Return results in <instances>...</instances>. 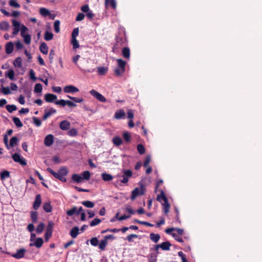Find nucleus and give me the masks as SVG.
<instances>
[{"mask_svg":"<svg viewBox=\"0 0 262 262\" xmlns=\"http://www.w3.org/2000/svg\"><path fill=\"white\" fill-rule=\"evenodd\" d=\"M33 121L34 124L37 127L41 126V121L38 118L34 117H33Z\"/></svg>","mask_w":262,"mask_h":262,"instance_id":"0e129e2a","label":"nucleus"},{"mask_svg":"<svg viewBox=\"0 0 262 262\" xmlns=\"http://www.w3.org/2000/svg\"><path fill=\"white\" fill-rule=\"evenodd\" d=\"M31 218L33 223H36L38 219L37 212L32 211L31 212Z\"/></svg>","mask_w":262,"mask_h":262,"instance_id":"c9c22d12","label":"nucleus"},{"mask_svg":"<svg viewBox=\"0 0 262 262\" xmlns=\"http://www.w3.org/2000/svg\"><path fill=\"white\" fill-rule=\"evenodd\" d=\"M22 37L24 38V41L26 44L29 45L31 41V37L29 34H26L23 35Z\"/></svg>","mask_w":262,"mask_h":262,"instance_id":"bf43d9fd","label":"nucleus"},{"mask_svg":"<svg viewBox=\"0 0 262 262\" xmlns=\"http://www.w3.org/2000/svg\"><path fill=\"white\" fill-rule=\"evenodd\" d=\"M2 91L0 90V93L4 95H9L11 93L10 89L8 86L4 87L2 85Z\"/></svg>","mask_w":262,"mask_h":262,"instance_id":"37998d69","label":"nucleus"},{"mask_svg":"<svg viewBox=\"0 0 262 262\" xmlns=\"http://www.w3.org/2000/svg\"><path fill=\"white\" fill-rule=\"evenodd\" d=\"M172 236L174 238L175 240L177 241L180 242V243H183V240L182 238L180 236L181 235L177 234L176 232H173L171 233Z\"/></svg>","mask_w":262,"mask_h":262,"instance_id":"5fc2aeb1","label":"nucleus"},{"mask_svg":"<svg viewBox=\"0 0 262 262\" xmlns=\"http://www.w3.org/2000/svg\"><path fill=\"white\" fill-rule=\"evenodd\" d=\"M43 209L45 212L49 213L52 211V207L50 202H47L43 204Z\"/></svg>","mask_w":262,"mask_h":262,"instance_id":"cd10ccee","label":"nucleus"},{"mask_svg":"<svg viewBox=\"0 0 262 262\" xmlns=\"http://www.w3.org/2000/svg\"><path fill=\"white\" fill-rule=\"evenodd\" d=\"M90 93L98 100L101 102H105L107 101L106 99L102 94L95 90H92L90 92Z\"/></svg>","mask_w":262,"mask_h":262,"instance_id":"0eeeda50","label":"nucleus"},{"mask_svg":"<svg viewBox=\"0 0 262 262\" xmlns=\"http://www.w3.org/2000/svg\"><path fill=\"white\" fill-rule=\"evenodd\" d=\"M123 174L120 176L119 174L117 176L118 177H120L121 179L120 181L123 184H126L128 182L129 178H131L133 176L132 171L129 169L123 170L122 171Z\"/></svg>","mask_w":262,"mask_h":262,"instance_id":"20e7f679","label":"nucleus"},{"mask_svg":"<svg viewBox=\"0 0 262 262\" xmlns=\"http://www.w3.org/2000/svg\"><path fill=\"white\" fill-rule=\"evenodd\" d=\"M67 214L69 216H72L74 214L78 215L79 214V211H77V207L76 206H74L71 209L68 210L67 211Z\"/></svg>","mask_w":262,"mask_h":262,"instance_id":"393cba45","label":"nucleus"},{"mask_svg":"<svg viewBox=\"0 0 262 262\" xmlns=\"http://www.w3.org/2000/svg\"><path fill=\"white\" fill-rule=\"evenodd\" d=\"M13 121L15 125L18 127H21L23 126L22 122H21L19 118L18 117H14L13 118Z\"/></svg>","mask_w":262,"mask_h":262,"instance_id":"e433bc0d","label":"nucleus"},{"mask_svg":"<svg viewBox=\"0 0 262 262\" xmlns=\"http://www.w3.org/2000/svg\"><path fill=\"white\" fill-rule=\"evenodd\" d=\"M90 243L93 246H97L99 245V241L96 237H92L90 239Z\"/></svg>","mask_w":262,"mask_h":262,"instance_id":"13d9d810","label":"nucleus"},{"mask_svg":"<svg viewBox=\"0 0 262 262\" xmlns=\"http://www.w3.org/2000/svg\"><path fill=\"white\" fill-rule=\"evenodd\" d=\"M54 223L52 221H49L48 224L46 232L45 233V241L47 242L52 236Z\"/></svg>","mask_w":262,"mask_h":262,"instance_id":"39448f33","label":"nucleus"},{"mask_svg":"<svg viewBox=\"0 0 262 262\" xmlns=\"http://www.w3.org/2000/svg\"><path fill=\"white\" fill-rule=\"evenodd\" d=\"M79 89L73 85H66L63 88V91L66 93H74L79 92Z\"/></svg>","mask_w":262,"mask_h":262,"instance_id":"1a4fd4ad","label":"nucleus"},{"mask_svg":"<svg viewBox=\"0 0 262 262\" xmlns=\"http://www.w3.org/2000/svg\"><path fill=\"white\" fill-rule=\"evenodd\" d=\"M149 238L153 242L157 243L160 239V235L158 233H151L149 234Z\"/></svg>","mask_w":262,"mask_h":262,"instance_id":"412c9836","label":"nucleus"},{"mask_svg":"<svg viewBox=\"0 0 262 262\" xmlns=\"http://www.w3.org/2000/svg\"><path fill=\"white\" fill-rule=\"evenodd\" d=\"M71 42L73 45V48L74 49H76L79 47V45L78 43V41L76 39V38H72Z\"/></svg>","mask_w":262,"mask_h":262,"instance_id":"680f3d73","label":"nucleus"},{"mask_svg":"<svg viewBox=\"0 0 262 262\" xmlns=\"http://www.w3.org/2000/svg\"><path fill=\"white\" fill-rule=\"evenodd\" d=\"M53 38V34L52 33L48 31L45 33L44 38L47 41L51 40Z\"/></svg>","mask_w":262,"mask_h":262,"instance_id":"473e14b6","label":"nucleus"},{"mask_svg":"<svg viewBox=\"0 0 262 262\" xmlns=\"http://www.w3.org/2000/svg\"><path fill=\"white\" fill-rule=\"evenodd\" d=\"M39 13L43 16H46L50 14V11L45 8H41L39 9Z\"/></svg>","mask_w":262,"mask_h":262,"instance_id":"603ef678","label":"nucleus"},{"mask_svg":"<svg viewBox=\"0 0 262 262\" xmlns=\"http://www.w3.org/2000/svg\"><path fill=\"white\" fill-rule=\"evenodd\" d=\"M60 22L59 20H56L54 23V29L56 33H58L60 32Z\"/></svg>","mask_w":262,"mask_h":262,"instance_id":"58836bf2","label":"nucleus"},{"mask_svg":"<svg viewBox=\"0 0 262 262\" xmlns=\"http://www.w3.org/2000/svg\"><path fill=\"white\" fill-rule=\"evenodd\" d=\"M47 170L49 173L52 174L55 178H56L57 179H58V178H59L60 174L58 171V172H56L54 171H53L51 168H47Z\"/></svg>","mask_w":262,"mask_h":262,"instance_id":"3c124183","label":"nucleus"},{"mask_svg":"<svg viewBox=\"0 0 262 262\" xmlns=\"http://www.w3.org/2000/svg\"><path fill=\"white\" fill-rule=\"evenodd\" d=\"M123 137L126 142L129 143L131 141V136L128 132H124Z\"/></svg>","mask_w":262,"mask_h":262,"instance_id":"6e6d98bb","label":"nucleus"},{"mask_svg":"<svg viewBox=\"0 0 262 262\" xmlns=\"http://www.w3.org/2000/svg\"><path fill=\"white\" fill-rule=\"evenodd\" d=\"M137 150H138V152L140 154V155H143L144 154H145V147L144 146L141 144H139L137 145Z\"/></svg>","mask_w":262,"mask_h":262,"instance_id":"09e8293b","label":"nucleus"},{"mask_svg":"<svg viewBox=\"0 0 262 262\" xmlns=\"http://www.w3.org/2000/svg\"><path fill=\"white\" fill-rule=\"evenodd\" d=\"M42 90V85L40 83H37L34 87V92L37 93H41Z\"/></svg>","mask_w":262,"mask_h":262,"instance_id":"4d7b16f0","label":"nucleus"},{"mask_svg":"<svg viewBox=\"0 0 262 262\" xmlns=\"http://www.w3.org/2000/svg\"><path fill=\"white\" fill-rule=\"evenodd\" d=\"M41 203V195L39 194H38L35 196V201L33 203V208L35 210H37L38 209V208L40 207Z\"/></svg>","mask_w":262,"mask_h":262,"instance_id":"f8f14e48","label":"nucleus"},{"mask_svg":"<svg viewBox=\"0 0 262 262\" xmlns=\"http://www.w3.org/2000/svg\"><path fill=\"white\" fill-rule=\"evenodd\" d=\"M22 59L20 57H17L13 61V64L15 67L20 68L22 66Z\"/></svg>","mask_w":262,"mask_h":262,"instance_id":"72a5a7b5","label":"nucleus"},{"mask_svg":"<svg viewBox=\"0 0 262 262\" xmlns=\"http://www.w3.org/2000/svg\"><path fill=\"white\" fill-rule=\"evenodd\" d=\"M56 111L53 108H50L49 111L45 110V114L42 116V120H45L52 114L56 113Z\"/></svg>","mask_w":262,"mask_h":262,"instance_id":"2eb2a0df","label":"nucleus"},{"mask_svg":"<svg viewBox=\"0 0 262 262\" xmlns=\"http://www.w3.org/2000/svg\"><path fill=\"white\" fill-rule=\"evenodd\" d=\"M138 235L135 234H132L130 235H128L126 238V240H127L128 242H133V238H138Z\"/></svg>","mask_w":262,"mask_h":262,"instance_id":"69168bd1","label":"nucleus"},{"mask_svg":"<svg viewBox=\"0 0 262 262\" xmlns=\"http://www.w3.org/2000/svg\"><path fill=\"white\" fill-rule=\"evenodd\" d=\"M125 116V113L123 110H119L116 111L115 113L114 117L116 119H121L124 118Z\"/></svg>","mask_w":262,"mask_h":262,"instance_id":"dca6fc26","label":"nucleus"},{"mask_svg":"<svg viewBox=\"0 0 262 262\" xmlns=\"http://www.w3.org/2000/svg\"><path fill=\"white\" fill-rule=\"evenodd\" d=\"M118 68L114 70L115 74L116 76H121L125 72V67L126 62L122 59H117Z\"/></svg>","mask_w":262,"mask_h":262,"instance_id":"f03ea898","label":"nucleus"},{"mask_svg":"<svg viewBox=\"0 0 262 262\" xmlns=\"http://www.w3.org/2000/svg\"><path fill=\"white\" fill-rule=\"evenodd\" d=\"M43 243V239L41 237H38L36 239V242L34 243H33V244L31 243L30 244V246H35L37 248H39L42 246Z\"/></svg>","mask_w":262,"mask_h":262,"instance_id":"aec40b11","label":"nucleus"},{"mask_svg":"<svg viewBox=\"0 0 262 262\" xmlns=\"http://www.w3.org/2000/svg\"><path fill=\"white\" fill-rule=\"evenodd\" d=\"M10 177V173L9 171L4 170L1 172V179L4 180L6 178H8Z\"/></svg>","mask_w":262,"mask_h":262,"instance_id":"f704fd0d","label":"nucleus"},{"mask_svg":"<svg viewBox=\"0 0 262 262\" xmlns=\"http://www.w3.org/2000/svg\"><path fill=\"white\" fill-rule=\"evenodd\" d=\"M101 178L102 180L105 182L110 181L113 179V177L112 175L107 173L106 172L102 173L101 174Z\"/></svg>","mask_w":262,"mask_h":262,"instance_id":"4be33fe9","label":"nucleus"},{"mask_svg":"<svg viewBox=\"0 0 262 262\" xmlns=\"http://www.w3.org/2000/svg\"><path fill=\"white\" fill-rule=\"evenodd\" d=\"M140 188H135L132 192L131 199L134 200L138 195H143L146 190L145 187L143 183L140 184Z\"/></svg>","mask_w":262,"mask_h":262,"instance_id":"7ed1b4c3","label":"nucleus"},{"mask_svg":"<svg viewBox=\"0 0 262 262\" xmlns=\"http://www.w3.org/2000/svg\"><path fill=\"white\" fill-rule=\"evenodd\" d=\"M171 246V244L168 241L163 242L160 244L161 248L165 251L169 250Z\"/></svg>","mask_w":262,"mask_h":262,"instance_id":"b1692460","label":"nucleus"},{"mask_svg":"<svg viewBox=\"0 0 262 262\" xmlns=\"http://www.w3.org/2000/svg\"><path fill=\"white\" fill-rule=\"evenodd\" d=\"M55 55V53L54 50L53 49L51 50L50 51V54H49V58L50 63H52L53 62Z\"/></svg>","mask_w":262,"mask_h":262,"instance_id":"e2e57ef3","label":"nucleus"},{"mask_svg":"<svg viewBox=\"0 0 262 262\" xmlns=\"http://www.w3.org/2000/svg\"><path fill=\"white\" fill-rule=\"evenodd\" d=\"M44 228L45 224L43 223H40L36 229L37 233H41L43 231Z\"/></svg>","mask_w":262,"mask_h":262,"instance_id":"a18cd8bd","label":"nucleus"},{"mask_svg":"<svg viewBox=\"0 0 262 262\" xmlns=\"http://www.w3.org/2000/svg\"><path fill=\"white\" fill-rule=\"evenodd\" d=\"M156 256H155V254L151 253L148 256V262H156Z\"/></svg>","mask_w":262,"mask_h":262,"instance_id":"338daca9","label":"nucleus"},{"mask_svg":"<svg viewBox=\"0 0 262 262\" xmlns=\"http://www.w3.org/2000/svg\"><path fill=\"white\" fill-rule=\"evenodd\" d=\"M72 179L74 182H76L77 183H81L83 181L82 177L76 173H74L72 175Z\"/></svg>","mask_w":262,"mask_h":262,"instance_id":"5701e85b","label":"nucleus"},{"mask_svg":"<svg viewBox=\"0 0 262 262\" xmlns=\"http://www.w3.org/2000/svg\"><path fill=\"white\" fill-rule=\"evenodd\" d=\"M6 107L7 110L9 113H12L13 112H14V111H16L17 110V107L16 106V105H15L14 104H12V105L8 104V105H7Z\"/></svg>","mask_w":262,"mask_h":262,"instance_id":"8fccbe9b","label":"nucleus"},{"mask_svg":"<svg viewBox=\"0 0 262 262\" xmlns=\"http://www.w3.org/2000/svg\"><path fill=\"white\" fill-rule=\"evenodd\" d=\"M14 71L13 69H10L8 71L5 72V76L8 77L10 80L14 79Z\"/></svg>","mask_w":262,"mask_h":262,"instance_id":"a878e982","label":"nucleus"},{"mask_svg":"<svg viewBox=\"0 0 262 262\" xmlns=\"http://www.w3.org/2000/svg\"><path fill=\"white\" fill-rule=\"evenodd\" d=\"M9 4L10 6L15 8H19L20 5L17 3V0H10Z\"/></svg>","mask_w":262,"mask_h":262,"instance_id":"79ce46f5","label":"nucleus"},{"mask_svg":"<svg viewBox=\"0 0 262 262\" xmlns=\"http://www.w3.org/2000/svg\"><path fill=\"white\" fill-rule=\"evenodd\" d=\"M79 233V229L77 226L73 227L70 231V234L72 238H76Z\"/></svg>","mask_w":262,"mask_h":262,"instance_id":"a211bd4d","label":"nucleus"},{"mask_svg":"<svg viewBox=\"0 0 262 262\" xmlns=\"http://www.w3.org/2000/svg\"><path fill=\"white\" fill-rule=\"evenodd\" d=\"M108 71V69L106 67H100L97 68V72L100 75H104Z\"/></svg>","mask_w":262,"mask_h":262,"instance_id":"c756f323","label":"nucleus"},{"mask_svg":"<svg viewBox=\"0 0 262 262\" xmlns=\"http://www.w3.org/2000/svg\"><path fill=\"white\" fill-rule=\"evenodd\" d=\"M116 43L114 46V48L118 49L123 45L126 43L127 39L125 33L124 32H119L116 37Z\"/></svg>","mask_w":262,"mask_h":262,"instance_id":"f257e3e1","label":"nucleus"},{"mask_svg":"<svg viewBox=\"0 0 262 262\" xmlns=\"http://www.w3.org/2000/svg\"><path fill=\"white\" fill-rule=\"evenodd\" d=\"M9 25L7 21H4L0 23V29L2 30H8Z\"/></svg>","mask_w":262,"mask_h":262,"instance_id":"2f4dec72","label":"nucleus"},{"mask_svg":"<svg viewBox=\"0 0 262 262\" xmlns=\"http://www.w3.org/2000/svg\"><path fill=\"white\" fill-rule=\"evenodd\" d=\"M25 252L26 250L25 249H20L17 250L16 253L13 254L12 256L16 259H20L24 256Z\"/></svg>","mask_w":262,"mask_h":262,"instance_id":"ddd939ff","label":"nucleus"},{"mask_svg":"<svg viewBox=\"0 0 262 262\" xmlns=\"http://www.w3.org/2000/svg\"><path fill=\"white\" fill-rule=\"evenodd\" d=\"M101 221L100 219L96 218L91 222L90 225L92 227L95 226H96V225L99 224L101 223Z\"/></svg>","mask_w":262,"mask_h":262,"instance_id":"052dcab7","label":"nucleus"},{"mask_svg":"<svg viewBox=\"0 0 262 262\" xmlns=\"http://www.w3.org/2000/svg\"><path fill=\"white\" fill-rule=\"evenodd\" d=\"M18 142V139L16 137H13L10 142L9 146L13 147L16 145Z\"/></svg>","mask_w":262,"mask_h":262,"instance_id":"c03bdc74","label":"nucleus"},{"mask_svg":"<svg viewBox=\"0 0 262 262\" xmlns=\"http://www.w3.org/2000/svg\"><path fill=\"white\" fill-rule=\"evenodd\" d=\"M60 175L66 176L68 173V170L66 167H62L59 170Z\"/></svg>","mask_w":262,"mask_h":262,"instance_id":"de8ad7c7","label":"nucleus"},{"mask_svg":"<svg viewBox=\"0 0 262 262\" xmlns=\"http://www.w3.org/2000/svg\"><path fill=\"white\" fill-rule=\"evenodd\" d=\"M82 178H83V180H89L91 177V173L89 171H84L82 173Z\"/></svg>","mask_w":262,"mask_h":262,"instance_id":"49530a36","label":"nucleus"},{"mask_svg":"<svg viewBox=\"0 0 262 262\" xmlns=\"http://www.w3.org/2000/svg\"><path fill=\"white\" fill-rule=\"evenodd\" d=\"M40 51L43 54L47 55L48 53V47L46 42L41 43L39 47Z\"/></svg>","mask_w":262,"mask_h":262,"instance_id":"f3484780","label":"nucleus"},{"mask_svg":"<svg viewBox=\"0 0 262 262\" xmlns=\"http://www.w3.org/2000/svg\"><path fill=\"white\" fill-rule=\"evenodd\" d=\"M67 97L68 98H69L70 99L73 100L74 102H76V103H81L83 101V99L82 97L81 98H77V97L71 96L70 95H68Z\"/></svg>","mask_w":262,"mask_h":262,"instance_id":"a19ab883","label":"nucleus"},{"mask_svg":"<svg viewBox=\"0 0 262 262\" xmlns=\"http://www.w3.org/2000/svg\"><path fill=\"white\" fill-rule=\"evenodd\" d=\"M14 49L13 43L12 42H9L6 43L5 46L6 52L7 54H11Z\"/></svg>","mask_w":262,"mask_h":262,"instance_id":"6ab92c4d","label":"nucleus"},{"mask_svg":"<svg viewBox=\"0 0 262 262\" xmlns=\"http://www.w3.org/2000/svg\"><path fill=\"white\" fill-rule=\"evenodd\" d=\"M71 123L68 120H63L60 122L59 127L62 130H67L70 128Z\"/></svg>","mask_w":262,"mask_h":262,"instance_id":"9b49d317","label":"nucleus"},{"mask_svg":"<svg viewBox=\"0 0 262 262\" xmlns=\"http://www.w3.org/2000/svg\"><path fill=\"white\" fill-rule=\"evenodd\" d=\"M77 130L75 128H72L70 129L68 132V135L71 137L76 136L77 135Z\"/></svg>","mask_w":262,"mask_h":262,"instance_id":"864d4df0","label":"nucleus"},{"mask_svg":"<svg viewBox=\"0 0 262 262\" xmlns=\"http://www.w3.org/2000/svg\"><path fill=\"white\" fill-rule=\"evenodd\" d=\"M54 142V136L51 134L48 135L45 138L44 144L47 146H50Z\"/></svg>","mask_w":262,"mask_h":262,"instance_id":"9d476101","label":"nucleus"},{"mask_svg":"<svg viewBox=\"0 0 262 262\" xmlns=\"http://www.w3.org/2000/svg\"><path fill=\"white\" fill-rule=\"evenodd\" d=\"M122 55L127 59L130 57V50L128 47H125L122 49Z\"/></svg>","mask_w":262,"mask_h":262,"instance_id":"c85d7f7f","label":"nucleus"},{"mask_svg":"<svg viewBox=\"0 0 262 262\" xmlns=\"http://www.w3.org/2000/svg\"><path fill=\"white\" fill-rule=\"evenodd\" d=\"M82 204L87 208H93L95 206L94 203L90 201H83Z\"/></svg>","mask_w":262,"mask_h":262,"instance_id":"ea45409f","label":"nucleus"},{"mask_svg":"<svg viewBox=\"0 0 262 262\" xmlns=\"http://www.w3.org/2000/svg\"><path fill=\"white\" fill-rule=\"evenodd\" d=\"M105 5L106 7L111 6L113 9L116 8V3L115 0H105Z\"/></svg>","mask_w":262,"mask_h":262,"instance_id":"bb28decb","label":"nucleus"},{"mask_svg":"<svg viewBox=\"0 0 262 262\" xmlns=\"http://www.w3.org/2000/svg\"><path fill=\"white\" fill-rule=\"evenodd\" d=\"M107 244V241H106L104 238L103 239L101 240L100 243L99 244V248L102 250L104 251L105 249V247Z\"/></svg>","mask_w":262,"mask_h":262,"instance_id":"7c9ffc66","label":"nucleus"},{"mask_svg":"<svg viewBox=\"0 0 262 262\" xmlns=\"http://www.w3.org/2000/svg\"><path fill=\"white\" fill-rule=\"evenodd\" d=\"M113 143L116 146H120L123 142L122 140L119 137H115L113 139Z\"/></svg>","mask_w":262,"mask_h":262,"instance_id":"4c0bfd02","label":"nucleus"},{"mask_svg":"<svg viewBox=\"0 0 262 262\" xmlns=\"http://www.w3.org/2000/svg\"><path fill=\"white\" fill-rule=\"evenodd\" d=\"M12 158L13 160L16 163H18L21 166H26L27 161L26 159L19 154L15 153L12 155Z\"/></svg>","mask_w":262,"mask_h":262,"instance_id":"423d86ee","label":"nucleus"},{"mask_svg":"<svg viewBox=\"0 0 262 262\" xmlns=\"http://www.w3.org/2000/svg\"><path fill=\"white\" fill-rule=\"evenodd\" d=\"M67 100L61 99V100L56 101L55 102V103L57 105H59L62 106H64L66 105H67Z\"/></svg>","mask_w":262,"mask_h":262,"instance_id":"774afa93","label":"nucleus"},{"mask_svg":"<svg viewBox=\"0 0 262 262\" xmlns=\"http://www.w3.org/2000/svg\"><path fill=\"white\" fill-rule=\"evenodd\" d=\"M57 98V96L53 94L48 93L45 95V100L47 102H53Z\"/></svg>","mask_w":262,"mask_h":262,"instance_id":"4468645a","label":"nucleus"},{"mask_svg":"<svg viewBox=\"0 0 262 262\" xmlns=\"http://www.w3.org/2000/svg\"><path fill=\"white\" fill-rule=\"evenodd\" d=\"M157 200V201L160 202L161 200L163 201V203H162V206L170 205L169 203H168V199L166 198L164 191L162 189L160 190V194L158 195Z\"/></svg>","mask_w":262,"mask_h":262,"instance_id":"6e6552de","label":"nucleus"}]
</instances>
